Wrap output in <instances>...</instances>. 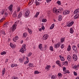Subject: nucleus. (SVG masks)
Masks as SVG:
<instances>
[{"instance_id": "nucleus-20", "label": "nucleus", "mask_w": 79, "mask_h": 79, "mask_svg": "<svg viewBox=\"0 0 79 79\" xmlns=\"http://www.w3.org/2000/svg\"><path fill=\"white\" fill-rule=\"evenodd\" d=\"M6 72V70L5 69V68H3L2 69V76H3L4 74H5V72Z\"/></svg>"}, {"instance_id": "nucleus-50", "label": "nucleus", "mask_w": 79, "mask_h": 79, "mask_svg": "<svg viewBox=\"0 0 79 79\" xmlns=\"http://www.w3.org/2000/svg\"><path fill=\"white\" fill-rule=\"evenodd\" d=\"M27 33H23V36L24 37H27Z\"/></svg>"}, {"instance_id": "nucleus-1", "label": "nucleus", "mask_w": 79, "mask_h": 79, "mask_svg": "<svg viewBox=\"0 0 79 79\" xmlns=\"http://www.w3.org/2000/svg\"><path fill=\"white\" fill-rule=\"evenodd\" d=\"M26 50V45L25 44H23L22 47L20 50V52H21L22 53H24V52Z\"/></svg>"}, {"instance_id": "nucleus-13", "label": "nucleus", "mask_w": 79, "mask_h": 79, "mask_svg": "<svg viewBox=\"0 0 79 79\" xmlns=\"http://www.w3.org/2000/svg\"><path fill=\"white\" fill-rule=\"evenodd\" d=\"M18 39V36H16L15 37H14L13 38V41L15 42H16Z\"/></svg>"}, {"instance_id": "nucleus-25", "label": "nucleus", "mask_w": 79, "mask_h": 79, "mask_svg": "<svg viewBox=\"0 0 79 79\" xmlns=\"http://www.w3.org/2000/svg\"><path fill=\"white\" fill-rule=\"evenodd\" d=\"M34 0H29V5H32V3L34 2Z\"/></svg>"}, {"instance_id": "nucleus-2", "label": "nucleus", "mask_w": 79, "mask_h": 79, "mask_svg": "<svg viewBox=\"0 0 79 79\" xmlns=\"http://www.w3.org/2000/svg\"><path fill=\"white\" fill-rule=\"evenodd\" d=\"M1 14H2L3 16L4 17H6L8 16V13L6 12L5 10L3 9L1 12Z\"/></svg>"}, {"instance_id": "nucleus-42", "label": "nucleus", "mask_w": 79, "mask_h": 79, "mask_svg": "<svg viewBox=\"0 0 79 79\" xmlns=\"http://www.w3.org/2000/svg\"><path fill=\"white\" fill-rule=\"evenodd\" d=\"M64 44H62L61 45V48H62V49H63V48H64Z\"/></svg>"}, {"instance_id": "nucleus-30", "label": "nucleus", "mask_w": 79, "mask_h": 79, "mask_svg": "<svg viewBox=\"0 0 79 79\" xmlns=\"http://www.w3.org/2000/svg\"><path fill=\"white\" fill-rule=\"evenodd\" d=\"M39 15V12H37L35 15H34V18H37L38 17V15Z\"/></svg>"}, {"instance_id": "nucleus-49", "label": "nucleus", "mask_w": 79, "mask_h": 79, "mask_svg": "<svg viewBox=\"0 0 79 79\" xmlns=\"http://www.w3.org/2000/svg\"><path fill=\"white\" fill-rule=\"evenodd\" d=\"M73 69H75L77 70V65H75V66H74L73 67Z\"/></svg>"}, {"instance_id": "nucleus-34", "label": "nucleus", "mask_w": 79, "mask_h": 79, "mask_svg": "<svg viewBox=\"0 0 79 79\" xmlns=\"http://www.w3.org/2000/svg\"><path fill=\"white\" fill-rule=\"evenodd\" d=\"M54 26H55V24L54 23H53L50 27V29H53L54 28Z\"/></svg>"}, {"instance_id": "nucleus-48", "label": "nucleus", "mask_w": 79, "mask_h": 79, "mask_svg": "<svg viewBox=\"0 0 79 79\" xmlns=\"http://www.w3.org/2000/svg\"><path fill=\"white\" fill-rule=\"evenodd\" d=\"M29 62V61L28 60V61H25L24 63V64H27L28 63V62Z\"/></svg>"}, {"instance_id": "nucleus-29", "label": "nucleus", "mask_w": 79, "mask_h": 79, "mask_svg": "<svg viewBox=\"0 0 79 79\" xmlns=\"http://www.w3.org/2000/svg\"><path fill=\"white\" fill-rule=\"evenodd\" d=\"M64 38H61L60 40L61 43H63V42H64Z\"/></svg>"}, {"instance_id": "nucleus-31", "label": "nucleus", "mask_w": 79, "mask_h": 79, "mask_svg": "<svg viewBox=\"0 0 79 79\" xmlns=\"http://www.w3.org/2000/svg\"><path fill=\"white\" fill-rule=\"evenodd\" d=\"M58 76L59 78H61V77H62V74L61 73H59L58 74Z\"/></svg>"}, {"instance_id": "nucleus-16", "label": "nucleus", "mask_w": 79, "mask_h": 79, "mask_svg": "<svg viewBox=\"0 0 79 79\" xmlns=\"http://www.w3.org/2000/svg\"><path fill=\"white\" fill-rule=\"evenodd\" d=\"M56 63L57 64H58L60 67H61V64H60V61L57 60L56 61Z\"/></svg>"}, {"instance_id": "nucleus-36", "label": "nucleus", "mask_w": 79, "mask_h": 79, "mask_svg": "<svg viewBox=\"0 0 79 79\" xmlns=\"http://www.w3.org/2000/svg\"><path fill=\"white\" fill-rule=\"evenodd\" d=\"M66 73H68V74H69L70 73L69 71L68 70H65V71L64 72V74H66Z\"/></svg>"}, {"instance_id": "nucleus-7", "label": "nucleus", "mask_w": 79, "mask_h": 79, "mask_svg": "<svg viewBox=\"0 0 79 79\" xmlns=\"http://www.w3.org/2000/svg\"><path fill=\"white\" fill-rule=\"evenodd\" d=\"M70 13L69 11L67 10H66L63 12V15H68Z\"/></svg>"}, {"instance_id": "nucleus-40", "label": "nucleus", "mask_w": 79, "mask_h": 79, "mask_svg": "<svg viewBox=\"0 0 79 79\" xmlns=\"http://www.w3.org/2000/svg\"><path fill=\"white\" fill-rule=\"evenodd\" d=\"M50 50H51V51H53V47L51 46L50 47Z\"/></svg>"}, {"instance_id": "nucleus-11", "label": "nucleus", "mask_w": 79, "mask_h": 79, "mask_svg": "<svg viewBox=\"0 0 79 79\" xmlns=\"http://www.w3.org/2000/svg\"><path fill=\"white\" fill-rule=\"evenodd\" d=\"M10 45L12 48H15L16 47V45L11 43L10 44Z\"/></svg>"}, {"instance_id": "nucleus-33", "label": "nucleus", "mask_w": 79, "mask_h": 79, "mask_svg": "<svg viewBox=\"0 0 79 79\" xmlns=\"http://www.w3.org/2000/svg\"><path fill=\"white\" fill-rule=\"evenodd\" d=\"M6 52L5 51H3L1 53V55H6Z\"/></svg>"}, {"instance_id": "nucleus-6", "label": "nucleus", "mask_w": 79, "mask_h": 79, "mask_svg": "<svg viewBox=\"0 0 79 79\" xmlns=\"http://www.w3.org/2000/svg\"><path fill=\"white\" fill-rule=\"evenodd\" d=\"M38 1H41L42 0H38ZM34 1L35 3V4L36 5V6H37L38 5H39L40 4V3L38 2L37 1V0H34Z\"/></svg>"}, {"instance_id": "nucleus-35", "label": "nucleus", "mask_w": 79, "mask_h": 79, "mask_svg": "<svg viewBox=\"0 0 79 79\" xmlns=\"http://www.w3.org/2000/svg\"><path fill=\"white\" fill-rule=\"evenodd\" d=\"M11 79H19L17 77L13 76L11 77Z\"/></svg>"}, {"instance_id": "nucleus-26", "label": "nucleus", "mask_w": 79, "mask_h": 79, "mask_svg": "<svg viewBox=\"0 0 79 79\" xmlns=\"http://www.w3.org/2000/svg\"><path fill=\"white\" fill-rule=\"evenodd\" d=\"M79 9H77L75 10L74 12V14H76L77 13H79Z\"/></svg>"}, {"instance_id": "nucleus-15", "label": "nucleus", "mask_w": 79, "mask_h": 79, "mask_svg": "<svg viewBox=\"0 0 79 79\" xmlns=\"http://www.w3.org/2000/svg\"><path fill=\"white\" fill-rule=\"evenodd\" d=\"M25 58V57H24L23 59H22L21 58H19V62H20V63H23V62Z\"/></svg>"}, {"instance_id": "nucleus-51", "label": "nucleus", "mask_w": 79, "mask_h": 79, "mask_svg": "<svg viewBox=\"0 0 79 79\" xmlns=\"http://www.w3.org/2000/svg\"><path fill=\"white\" fill-rule=\"evenodd\" d=\"M8 23H6V24L4 25L3 26L4 27H5V26H7L8 25Z\"/></svg>"}, {"instance_id": "nucleus-21", "label": "nucleus", "mask_w": 79, "mask_h": 79, "mask_svg": "<svg viewBox=\"0 0 79 79\" xmlns=\"http://www.w3.org/2000/svg\"><path fill=\"white\" fill-rule=\"evenodd\" d=\"M50 66L48 65L45 67V69L47 71L50 70Z\"/></svg>"}, {"instance_id": "nucleus-53", "label": "nucleus", "mask_w": 79, "mask_h": 79, "mask_svg": "<svg viewBox=\"0 0 79 79\" xmlns=\"http://www.w3.org/2000/svg\"><path fill=\"white\" fill-rule=\"evenodd\" d=\"M13 16L14 17V18H16V17H17V16L16 15V14H13Z\"/></svg>"}, {"instance_id": "nucleus-38", "label": "nucleus", "mask_w": 79, "mask_h": 79, "mask_svg": "<svg viewBox=\"0 0 79 79\" xmlns=\"http://www.w3.org/2000/svg\"><path fill=\"white\" fill-rule=\"evenodd\" d=\"M17 66V64H12L11 65V68H13V67H15V66Z\"/></svg>"}, {"instance_id": "nucleus-45", "label": "nucleus", "mask_w": 79, "mask_h": 79, "mask_svg": "<svg viewBox=\"0 0 79 79\" xmlns=\"http://www.w3.org/2000/svg\"><path fill=\"white\" fill-rule=\"evenodd\" d=\"M34 73H35V74H39V71H38L36 70L35 71Z\"/></svg>"}, {"instance_id": "nucleus-62", "label": "nucleus", "mask_w": 79, "mask_h": 79, "mask_svg": "<svg viewBox=\"0 0 79 79\" xmlns=\"http://www.w3.org/2000/svg\"><path fill=\"white\" fill-rule=\"evenodd\" d=\"M8 61V59H6V63H7Z\"/></svg>"}, {"instance_id": "nucleus-52", "label": "nucleus", "mask_w": 79, "mask_h": 79, "mask_svg": "<svg viewBox=\"0 0 79 79\" xmlns=\"http://www.w3.org/2000/svg\"><path fill=\"white\" fill-rule=\"evenodd\" d=\"M20 11V7H19L17 8V12H19V11Z\"/></svg>"}, {"instance_id": "nucleus-58", "label": "nucleus", "mask_w": 79, "mask_h": 79, "mask_svg": "<svg viewBox=\"0 0 79 79\" xmlns=\"http://www.w3.org/2000/svg\"><path fill=\"white\" fill-rule=\"evenodd\" d=\"M62 19V18H59L58 20L59 21H61Z\"/></svg>"}, {"instance_id": "nucleus-8", "label": "nucleus", "mask_w": 79, "mask_h": 79, "mask_svg": "<svg viewBox=\"0 0 79 79\" xmlns=\"http://www.w3.org/2000/svg\"><path fill=\"white\" fill-rule=\"evenodd\" d=\"M67 60L69 63H70L71 61V59L72 58L70 55H68L67 56Z\"/></svg>"}, {"instance_id": "nucleus-28", "label": "nucleus", "mask_w": 79, "mask_h": 79, "mask_svg": "<svg viewBox=\"0 0 79 79\" xmlns=\"http://www.w3.org/2000/svg\"><path fill=\"white\" fill-rule=\"evenodd\" d=\"M70 32L71 34H73V32H74V30L73 29V28H71L70 29Z\"/></svg>"}, {"instance_id": "nucleus-22", "label": "nucleus", "mask_w": 79, "mask_h": 79, "mask_svg": "<svg viewBox=\"0 0 79 79\" xmlns=\"http://www.w3.org/2000/svg\"><path fill=\"white\" fill-rule=\"evenodd\" d=\"M73 24H74V22H72L70 23L68 25V27H71V26H72L73 25Z\"/></svg>"}, {"instance_id": "nucleus-47", "label": "nucleus", "mask_w": 79, "mask_h": 79, "mask_svg": "<svg viewBox=\"0 0 79 79\" xmlns=\"http://www.w3.org/2000/svg\"><path fill=\"white\" fill-rule=\"evenodd\" d=\"M31 55H32V53L31 52H29L27 56H30Z\"/></svg>"}, {"instance_id": "nucleus-23", "label": "nucleus", "mask_w": 79, "mask_h": 79, "mask_svg": "<svg viewBox=\"0 0 79 79\" xmlns=\"http://www.w3.org/2000/svg\"><path fill=\"white\" fill-rule=\"evenodd\" d=\"M23 16V13L21 12H20L18 15V17L19 18H20L21 17H22Z\"/></svg>"}, {"instance_id": "nucleus-59", "label": "nucleus", "mask_w": 79, "mask_h": 79, "mask_svg": "<svg viewBox=\"0 0 79 79\" xmlns=\"http://www.w3.org/2000/svg\"><path fill=\"white\" fill-rule=\"evenodd\" d=\"M42 30H44L45 29V27L43 26L42 27Z\"/></svg>"}, {"instance_id": "nucleus-32", "label": "nucleus", "mask_w": 79, "mask_h": 79, "mask_svg": "<svg viewBox=\"0 0 79 79\" xmlns=\"http://www.w3.org/2000/svg\"><path fill=\"white\" fill-rule=\"evenodd\" d=\"M59 13H61V12L63 11V8L61 7H60L59 8Z\"/></svg>"}, {"instance_id": "nucleus-64", "label": "nucleus", "mask_w": 79, "mask_h": 79, "mask_svg": "<svg viewBox=\"0 0 79 79\" xmlns=\"http://www.w3.org/2000/svg\"><path fill=\"white\" fill-rule=\"evenodd\" d=\"M68 61H65V63H66L67 64V63H68Z\"/></svg>"}, {"instance_id": "nucleus-56", "label": "nucleus", "mask_w": 79, "mask_h": 79, "mask_svg": "<svg viewBox=\"0 0 79 79\" xmlns=\"http://www.w3.org/2000/svg\"><path fill=\"white\" fill-rule=\"evenodd\" d=\"M55 76L52 75V76L51 78L52 79H55Z\"/></svg>"}, {"instance_id": "nucleus-9", "label": "nucleus", "mask_w": 79, "mask_h": 79, "mask_svg": "<svg viewBox=\"0 0 79 79\" xmlns=\"http://www.w3.org/2000/svg\"><path fill=\"white\" fill-rule=\"evenodd\" d=\"M55 48H57L59 47H60V43H58L57 44H55L54 45Z\"/></svg>"}, {"instance_id": "nucleus-57", "label": "nucleus", "mask_w": 79, "mask_h": 79, "mask_svg": "<svg viewBox=\"0 0 79 79\" xmlns=\"http://www.w3.org/2000/svg\"><path fill=\"white\" fill-rule=\"evenodd\" d=\"M51 0H46V2H47V3H49V2H50Z\"/></svg>"}, {"instance_id": "nucleus-39", "label": "nucleus", "mask_w": 79, "mask_h": 79, "mask_svg": "<svg viewBox=\"0 0 79 79\" xmlns=\"http://www.w3.org/2000/svg\"><path fill=\"white\" fill-rule=\"evenodd\" d=\"M42 22H43V23H45L46 22H47V19H43L42 20Z\"/></svg>"}, {"instance_id": "nucleus-19", "label": "nucleus", "mask_w": 79, "mask_h": 79, "mask_svg": "<svg viewBox=\"0 0 79 79\" xmlns=\"http://www.w3.org/2000/svg\"><path fill=\"white\" fill-rule=\"evenodd\" d=\"M42 44H39L38 47H39V48L40 50H42Z\"/></svg>"}, {"instance_id": "nucleus-27", "label": "nucleus", "mask_w": 79, "mask_h": 79, "mask_svg": "<svg viewBox=\"0 0 79 79\" xmlns=\"http://www.w3.org/2000/svg\"><path fill=\"white\" fill-rule=\"evenodd\" d=\"M27 31L29 34H32V30H31V29H29V28H28Z\"/></svg>"}, {"instance_id": "nucleus-63", "label": "nucleus", "mask_w": 79, "mask_h": 79, "mask_svg": "<svg viewBox=\"0 0 79 79\" xmlns=\"http://www.w3.org/2000/svg\"><path fill=\"white\" fill-rule=\"evenodd\" d=\"M76 79H79V77H77L76 78Z\"/></svg>"}, {"instance_id": "nucleus-60", "label": "nucleus", "mask_w": 79, "mask_h": 79, "mask_svg": "<svg viewBox=\"0 0 79 79\" xmlns=\"http://www.w3.org/2000/svg\"><path fill=\"white\" fill-rule=\"evenodd\" d=\"M19 76H20V77H21V76H22V74H21V73H20L19 74Z\"/></svg>"}, {"instance_id": "nucleus-37", "label": "nucleus", "mask_w": 79, "mask_h": 79, "mask_svg": "<svg viewBox=\"0 0 79 79\" xmlns=\"http://www.w3.org/2000/svg\"><path fill=\"white\" fill-rule=\"evenodd\" d=\"M67 50L69 51L70 50H71V46H70V45H69L67 48Z\"/></svg>"}, {"instance_id": "nucleus-46", "label": "nucleus", "mask_w": 79, "mask_h": 79, "mask_svg": "<svg viewBox=\"0 0 79 79\" xmlns=\"http://www.w3.org/2000/svg\"><path fill=\"white\" fill-rule=\"evenodd\" d=\"M63 71H64V73L65 71H66V67H64L63 68Z\"/></svg>"}, {"instance_id": "nucleus-55", "label": "nucleus", "mask_w": 79, "mask_h": 79, "mask_svg": "<svg viewBox=\"0 0 79 79\" xmlns=\"http://www.w3.org/2000/svg\"><path fill=\"white\" fill-rule=\"evenodd\" d=\"M0 32H1L2 34H4V35H5L6 34H5V31H1Z\"/></svg>"}, {"instance_id": "nucleus-24", "label": "nucleus", "mask_w": 79, "mask_h": 79, "mask_svg": "<svg viewBox=\"0 0 79 79\" xmlns=\"http://www.w3.org/2000/svg\"><path fill=\"white\" fill-rule=\"evenodd\" d=\"M79 18V14H76L75 15L74 18V19H77V18Z\"/></svg>"}, {"instance_id": "nucleus-14", "label": "nucleus", "mask_w": 79, "mask_h": 79, "mask_svg": "<svg viewBox=\"0 0 79 79\" xmlns=\"http://www.w3.org/2000/svg\"><path fill=\"white\" fill-rule=\"evenodd\" d=\"M13 4H11L8 7L9 10V11H12L13 9Z\"/></svg>"}, {"instance_id": "nucleus-54", "label": "nucleus", "mask_w": 79, "mask_h": 79, "mask_svg": "<svg viewBox=\"0 0 79 79\" xmlns=\"http://www.w3.org/2000/svg\"><path fill=\"white\" fill-rule=\"evenodd\" d=\"M73 74L74 76H77V73H76L75 71L73 72Z\"/></svg>"}, {"instance_id": "nucleus-17", "label": "nucleus", "mask_w": 79, "mask_h": 79, "mask_svg": "<svg viewBox=\"0 0 79 79\" xmlns=\"http://www.w3.org/2000/svg\"><path fill=\"white\" fill-rule=\"evenodd\" d=\"M29 15V10H27L25 13V16H28Z\"/></svg>"}, {"instance_id": "nucleus-4", "label": "nucleus", "mask_w": 79, "mask_h": 79, "mask_svg": "<svg viewBox=\"0 0 79 79\" xmlns=\"http://www.w3.org/2000/svg\"><path fill=\"white\" fill-rule=\"evenodd\" d=\"M16 25L14 24L11 27V30L13 31L14 32L16 30Z\"/></svg>"}, {"instance_id": "nucleus-41", "label": "nucleus", "mask_w": 79, "mask_h": 79, "mask_svg": "<svg viewBox=\"0 0 79 79\" xmlns=\"http://www.w3.org/2000/svg\"><path fill=\"white\" fill-rule=\"evenodd\" d=\"M57 3L58 4V5H61V2H60V1H58L57 2Z\"/></svg>"}, {"instance_id": "nucleus-18", "label": "nucleus", "mask_w": 79, "mask_h": 79, "mask_svg": "<svg viewBox=\"0 0 79 79\" xmlns=\"http://www.w3.org/2000/svg\"><path fill=\"white\" fill-rule=\"evenodd\" d=\"M59 58H60L61 60L62 61H64V60H65L64 57L62 56H60V55L59 56Z\"/></svg>"}, {"instance_id": "nucleus-61", "label": "nucleus", "mask_w": 79, "mask_h": 79, "mask_svg": "<svg viewBox=\"0 0 79 79\" xmlns=\"http://www.w3.org/2000/svg\"><path fill=\"white\" fill-rule=\"evenodd\" d=\"M59 18H62V17L61 16V15H60L59 16Z\"/></svg>"}, {"instance_id": "nucleus-43", "label": "nucleus", "mask_w": 79, "mask_h": 79, "mask_svg": "<svg viewBox=\"0 0 79 79\" xmlns=\"http://www.w3.org/2000/svg\"><path fill=\"white\" fill-rule=\"evenodd\" d=\"M28 66H30V67H34V66H33V64L31 63H30L29 64H28Z\"/></svg>"}, {"instance_id": "nucleus-12", "label": "nucleus", "mask_w": 79, "mask_h": 79, "mask_svg": "<svg viewBox=\"0 0 79 79\" xmlns=\"http://www.w3.org/2000/svg\"><path fill=\"white\" fill-rule=\"evenodd\" d=\"M73 50L75 51L76 53H77V48H76V46L73 45Z\"/></svg>"}, {"instance_id": "nucleus-10", "label": "nucleus", "mask_w": 79, "mask_h": 79, "mask_svg": "<svg viewBox=\"0 0 79 79\" xmlns=\"http://www.w3.org/2000/svg\"><path fill=\"white\" fill-rule=\"evenodd\" d=\"M73 59L75 61H77V55L76 54H74L73 56Z\"/></svg>"}, {"instance_id": "nucleus-5", "label": "nucleus", "mask_w": 79, "mask_h": 79, "mask_svg": "<svg viewBox=\"0 0 79 79\" xmlns=\"http://www.w3.org/2000/svg\"><path fill=\"white\" fill-rule=\"evenodd\" d=\"M48 37V35L47 34L44 35L43 37V40H47Z\"/></svg>"}, {"instance_id": "nucleus-3", "label": "nucleus", "mask_w": 79, "mask_h": 79, "mask_svg": "<svg viewBox=\"0 0 79 79\" xmlns=\"http://www.w3.org/2000/svg\"><path fill=\"white\" fill-rule=\"evenodd\" d=\"M53 11L54 13H56V15H58L60 13V11H59V10L56 9V7L53 8Z\"/></svg>"}, {"instance_id": "nucleus-44", "label": "nucleus", "mask_w": 79, "mask_h": 79, "mask_svg": "<svg viewBox=\"0 0 79 79\" xmlns=\"http://www.w3.org/2000/svg\"><path fill=\"white\" fill-rule=\"evenodd\" d=\"M5 19V18H2L0 20V23H2V21H4Z\"/></svg>"}]
</instances>
